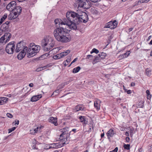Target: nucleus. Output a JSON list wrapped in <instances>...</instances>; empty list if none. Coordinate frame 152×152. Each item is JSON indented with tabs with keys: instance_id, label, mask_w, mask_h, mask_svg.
Here are the masks:
<instances>
[{
	"instance_id": "obj_6",
	"label": "nucleus",
	"mask_w": 152,
	"mask_h": 152,
	"mask_svg": "<svg viewBox=\"0 0 152 152\" xmlns=\"http://www.w3.org/2000/svg\"><path fill=\"white\" fill-rule=\"evenodd\" d=\"M76 5L79 7L88 9L91 6V2L88 0H76Z\"/></svg>"
},
{
	"instance_id": "obj_25",
	"label": "nucleus",
	"mask_w": 152,
	"mask_h": 152,
	"mask_svg": "<svg viewBox=\"0 0 152 152\" xmlns=\"http://www.w3.org/2000/svg\"><path fill=\"white\" fill-rule=\"evenodd\" d=\"M80 69V67L78 66L73 69L72 72L73 73H75L78 72Z\"/></svg>"
},
{
	"instance_id": "obj_50",
	"label": "nucleus",
	"mask_w": 152,
	"mask_h": 152,
	"mask_svg": "<svg viewBox=\"0 0 152 152\" xmlns=\"http://www.w3.org/2000/svg\"><path fill=\"white\" fill-rule=\"evenodd\" d=\"M71 152H79V151L76 148H74Z\"/></svg>"
},
{
	"instance_id": "obj_33",
	"label": "nucleus",
	"mask_w": 152,
	"mask_h": 152,
	"mask_svg": "<svg viewBox=\"0 0 152 152\" xmlns=\"http://www.w3.org/2000/svg\"><path fill=\"white\" fill-rule=\"evenodd\" d=\"M124 147L127 150H129L130 149V145L128 144H124Z\"/></svg>"
},
{
	"instance_id": "obj_61",
	"label": "nucleus",
	"mask_w": 152,
	"mask_h": 152,
	"mask_svg": "<svg viewBox=\"0 0 152 152\" xmlns=\"http://www.w3.org/2000/svg\"><path fill=\"white\" fill-rule=\"evenodd\" d=\"M29 86L30 87H32L33 86V84L32 83H31L29 84Z\"/></svg>"
},
{
	"instance_id": "obj_19",
	"label": "nucleus",
	"mask_w": 152,
	"mask_h": 152,
	"mask_svg": "<svg viewBox=\"0 0 152 152\" xmlns=\"http://www.w3.org/2000/svg\"><path fill=\"white\" fill-rule=\"evenodd\" d=\"M25 45V43L23 41H21L19 42L18 43L15 49V51L17 53L19 52V47H21V46H20V45Z\"/></svg>"
},
{
	"instance_id": "obj_9",
	"label": "nucleus",
	"mask_w": 152,
	"mask_h": 152,
	"mask_svg": "<svg viewBox=\"0 0 152 152\" xmlns=\"http://www.w3.org/2000/svg\"><path fill=\"white\" fill-rule=\"evenodd\" d=\"M15 42L12 41L8 43L6 47V52L8 54H12L14 53L15 49Z\"/></svg>"
},
{
	"instance_id": "obj_20",
	"label": "nucleus",
	"mask_w": 152,
	"mask_h": 152,
	"mask_svg": "<svg viewBox=\"0 0 152 152\" xmlns=\"http://www.w3.org/2000/svg\"><path fill=\"white\" fill-rule=\"evenodd\" d=\"M8 98L6 97H2L0 98V105L4 104L7 101Z\"/></svg>"
},
{
	"instance_id": "obj_60",
	"label": "nucleus",
	"mask_w": 152,
	"mask_h": 152,
	"mask_svg": "<svg viewBox=\"0 0 152 152\" xmlns=\"http://www.w3.org/2000/svg\"><path fill=\"white\" fill-rule=\"evenodd\" d=\"M135 84L134 83L132 82L131 84V86H135Z\"/></svg>"
},
{
	"instance_id": "obj_32",
	"label": "nucleus",
	"mask_w": 152,
	"mask_h": 152,
	"mask_svg": "<svg viewBox=\"0 0 152 152\" xmlns=\"http://www.w3.org/2000/svg\"><path fill=\"white\" fill-rule=\"evenodd\" d=\"M59 91L58 90H56L53 92V94L51 95L52 96H54L57 95L59 93Z\"/></svg>"
},
{
	"instance_id": "obj_31",
	"label": "nucleus",
	"mask_w": 152,
	"mask_h": 152,
	"mask_svg": "<svg viewBox=\"0 0 152 152\" xmlns=\"http://www.w3.org/2000/svg\"><path fill=\"white\" fill-rule=\"evenodd\" d=\"M38 128L37 127L36 129L30 130V133L32 134H35V133L37 132Z\"/></svg>"
},
{
	"instance_id": "obj_40",
	"label": "nucleus",
	"mask_w": 152,
	"mask_h": 152,
	"mask_svg": "<svg viewBox=\"0 0 152 152\" xmlns=\"http://www.w3.org/2000/svg\"><path fill=\"white\" fill-rule=\"evenodd\" d=\"M93 56L92 55H88L87 56V57L86 58H88L89 59V58H90L91 60H92V59H93Z\"/></svg>"
},
{
	"instance_id": "obj_22",
	"label": "nucleus",
	"mask_w": 152,
	"mask_h": 152,
	"mask_svg": "<svg viewBox=\"0 0 152 152\" xmlns=\"http://www.w3.org/2000/svg\"><path fill=\"white\" fill-rule=\"evenodd\" d=\"M99 57L101 58V59H104L106 56V54L105 53L103 52H100L98 55Z\"/></svg>"
},
{
	"instance_id": "obj_15",
	"label": "nucleus",
	"mask_w": 152,
	"mask_h": 152,
	"mask_svg": "<svg viewBox=\"0 0 152 152\" xmlns=\"http://www.w3.org/2000/svg\"><path fill=\"white\" fill-rule=\"evenodd\" d=\"M101 101L97 99L94 102V106L98 110L100 109V104Z\"/></svg>"
},
{
	"instance_id": "obj_16",
	"label": "nucleus",
	"mask_w": 152,
	"mask_h": 152,
	"mask_svg": "<svg viewBox=\"0 0 152 152\" xmlns=\"http://www.w3.org/2000/svg\"><path fill=\"white\" fill-rule=\"evenodd\" d=\"M60 142H61V143H60L59 144L57 143H56V144H57V145H56V148H57L61 147L64 146L65 144H66V141H64V138H60Z\"/></svg>"
},
{
	"instance_id": "obj_52",
	"label": "nucleus",
	"mask_w": 152,
	"mask_h": 152,
	"mask_svg": "<svg viewBox=\"0 0 152 152\" xmlns=\"http://www.w3.org/2000/svg\"><path fill=\"white\" fill-rule=\"evenodd\" d=\"M126 140L127 142H129L130 140V139L129 137H127L126 138Z\"/></svg>"
},
{
	"instance_id": "obj_1",
	"label": "nucleus",
	"mask_w": 152,
	"mask_h": 152,
	"mask_svg": "<svg viewBox=\"0 0 152 152\" xmlns=\"http://www.w3.org/2000/svg\"><path fill=\"white\" fill-rule=\"evenodd\" d=\"M58 19H56L54 22L56 24L59 23V27L56 28L54 30L53 34L55 39L58 42L62 43L67 42L71 39L68 33V29L61 26L62 20Z\"/></svg>"
},
{
	"instance_id": "obj_11",
	"label": "nucleus",
	"mask_w": 152,
	"mask_h": 152,
	"mask_svg": "<svg viewBox=\"0 0 152 152\" xmlns=\"http://www.w3.org/2000/svg\"><path fill=\"white\" fill-rule=\"evenodd\" d=\"M16 2L14 1H12L8 4L6 7L7 9L10 11H13L16 7Z\"/></svg>"
},
{
	"instance_id": "obj_44",
	"label": "nucleus",
	"mask_w": 152,
	"mask_h": 152,
	"mask_svg": "<svg viewBox=\"0 0 152 152\" xmlns=\"http://www.w3.org/2000/svg\"><path fill=\"white\" fill-rule=\"evenodd\" d=\"M7 116L10 118H11L12 117V115L9 113H7Z\"/></svg>"
},
{
	"instance_id": "obj_34",
	"label": "nucleus",
	"mask_w": 152,
	"mask_h": 152,
	"mask_svg": "<svg viewBox=\"0 0 152 152\" xmlns=\"http://www.w3.org/2000/svg\"><path fill=\"white\" fill-rule=\"evenodd\" d=\"M101 58L98 55V56H96V57H95V58L94 59V61L96 62H97L101 60Z\"/></svg>"
},
{
	"instance_id": "obj_56",
	"label": "nucleus",
	"mask_w": 152,
	"mask_h": 152,
	"mask_svg": "<svg viewBox=\"0 0 152 152\" xmlns=\"http://www.w3.org/2000/svg\"><path fill=\"white\" fill-rule=\"evenodd\" d=\"M70 59L69 58H68L66 59V61L67 62V63L68 64L70 62Z\"/></svg>"
},
{
	"instance_id": "obj_55",
	"label": "nucleus",
	"mask_w": 152,
	"mask_h": 152,
	"mask_svg": "<svg viewBox=\"0 0 152 152\" xmlns=\"http://www.w3.org/2000/svg\"><path fill=\"white\" fill-rule=\"evenodd\" d=\"M63 83V84H64V86H65V85H67L68 84H69V81H67V82H64V83Z\"/></svg>"
},
{
	"instance_id": "obj_3",
	"label": "nucleus",
	"mask_w": 152,
	"mask_h": 152,
	"mask_svg": "<svg viewBox=\"0 0 152 152\" xmlns=\"http://www.w3.org/2000/svg\"><path fill=\"white\" fill-rule=\"evenodd\" d=\"M40 49V47L36 45L34 43L30 44L28 48L27 47H25L18 55V58L21 60L25 56L27 53V56L30 58L35 56L39 52Z\"/></svg>"
},
{
	"instance_id": "obj_10",
	"label": "nucleus",
	"mask_w": 152,
	"mask_h": 152,
	"mask_svg": "<svg viewBox=\"0 0 152 152\" xmlns=\"http://www.w3.org/2000/svg\"><path fill=\"white\" fill-rule=\"evenodd\" d=\"M9 23L10 22L7 21L3 23L1 25L0 28V31H1L2 32H6L9 31L10 29L9 26Z\"/></svg>"
},
{
	"instance_id": "obj_21",
	"label": "nucleus",
	"mask_w": 152,
	"mask_h": 152,
	"mask_svg": "<svg viewBox=\"0 0 152 152\" xmlns=\"http://www.w3.org/2000/svg\"><path fill=\"white\" fill-rule=\"evenodd\" d=\"M80 121L83 123V124H87L85 116H80L79 117Z\"/></svg>"
},
{
	"instance_id": "obj_7",
	"label": "nucleus",
	"mask_w": 152,
	"mask_h": 152,
	"mask_svg": "<svg viewBox=\"0 0 152 152\" xmlns=\"http://www.w3.org/2000/svg\"><path fill=\"white\" fill-rule=\"evenodd\" d=\"M62 133L60 135V138H64V141H67L69 140L70 136V134L68 133L69 129L67 127H65L60 130Z\"/></svg>"
},
{
	"instance_id": "obj_18",
	"label": "nucleus",
	"mask_w": 152,
	"mask_h": 152,
	"mask_svg": "<svg viewBox=\"0 0 152 152\" xmlns=\"http://www.w3.org/2000/svg\"><path fill=\"white\" fill-rule=\"evenodd\" d=\"M42 97L41 95L33 96L31 99V101L32 102L37 101Z\"/></svg>"
},
{
	"instance_id": "obj_47",
	"label": "nucleus",
	"mask_w": 152,
	"mask_h": 152,
	"mask_svg": "<svg viewBox=\"0 0 152 152\" xmlns=\"http://www.w3.org/2000/svg\"><path fill=\"white\" fill-rule=\"evenodd\" d=\"M64 84H63V83H62L60 85H59L58 86V87L59 88H63L64 86Z\"/></svg>"
},
{
	"instance_id": "obj_43",
	"label": "nucleus",
	"mask_w": 152,
	"mask_h": 152,
	"mask_svg": "<svg viewBox=\"0 0 152 152\" xmlns=\"http://www.w3.org/2000/svg\"><path fill=\"white\" fill-rule=\"evenodd\" d=\"M77 58H76L75 59H74V60L68 66L69 67H70L71 66V64H73V63H74L77 60Z\"/></svg>"
},
{
	"instance_id": "obj_23",
	"label": "nucleus",
	"mask_w": 152,
	"mask_h": 152,
	"mask_svg": "<svg viewBox=\"0 0 152 152\" xmlns=\"http://www.w3.org/2000/svg\"><path fill=\"white\" fill-rule=\"evenodd\" d=\"M7 14H5L1 18L0 20V25L7 18Z\"/></svg>"
},
{
	"instance_id": "obj_51",
	"label": "nucleus",
	"mask_w": 152,
	"mask_h": 152,
	"mask_svg": "<svg viewBox=\"0 0 152 152\" xmlns=\"http://www.w3.org/2000/svg\"><path fill=\"white\" fill-rule=\"evenodd\" d=\"M19 121L18 120H15V125H18L19 124Z\"/></svg>"
},
{
	"instance_id": "obj_42",
	"label": "nucleus",
	"mask_w": 152,
	"mask_h": 152,
	"mask_svg": "<svg viewBox=\"0 0 152 152\" xmlns=\"http://www.w3.org/2000/svg\"><path fill=\"white\" fill-rule=\"evenodd\" d=\"M93 52H94V53H95L96 54H97L99 53V51L98 50L95 48H94L93 49Z\"/></svg>"
},
{
	"instance_id": "obj_8",
	"label": "nucleus",
	"mask_w": 152,
	"mask_h": 152,
	"mask_svg": "<svg viewBox=\"0 0 152 152\" xmlns=\"http://www.w3.org/2000/svg\"><path fill=\"white\" fill-rule=\"evenodd\" d=\"M12 37V35L9 32H6L0 38V44H4L8 42Z\"/></svg>"
},
{
	"instance_id": "obj_2",
	"label": "nucleus",
	"mask_w": 152,
	"mask_h": 152,
	"mask_svg": "<svg viewBox=\"0 0 152 152\" xmlns=\"http://www.w3.org/2000/svg\"><path fill=\"white\" fill-rule=\"evenodd\" d=\"M66 18L71 19L75 23H86L88 20V16L85 12L80 11L67 12L66 14Z\"/></svg>"
},
{
	"instance_id": "obj_46",
	"label": "nucleus",
	"mask_w": 152,
	"mask_h": 152,
	"mask_svg": "<svg viewBox=\"0 0 152 152\" xmlns=\"http://www.w3.org/2000/svg\"><path fill=\"white\" fill-rule=\"evenodd\" d=\"M4 52V50L3 49H0V54L2 55Z\"/></svg>"
},
{
	"instance_id": "obj_4",
	"label": "nucleus",
	"mask_w": 152,
	"mask_h": 152,
	"mask_svg": "<svg viewBox=\"0 0 152 152\" xmlns=\"http://www.w3.org/2000/svg\"><path fill=\"white\" fill-rule=\"evenodd\" d=\"M55 44V41L50 37H45L41 41V45L45 51H48L51 49Z\"/></svg>"
},
{
	"instance_id": "obj_29",
	"label": "nucleus",
	"mask_w": 152,
	"mask_h": 152,
	"mask_svg": "<svg viewBox=\"0 0 152 152\" xmlns=\"http://www.w3.org/2000/svg\"><path fill=\"white\" fill-rule=\"evenodd\" d=\"M111 22L107 23L104 27V28H109L111 29H113L112 24H111Z\"/></svg>"
},
{
	"instance_id": "obj_12",
	"label": "nucleus",
	"mask_w": 152,
	"mask_h": 152,
	"mask_svg": "<svg viewBox=\"0 0 152 152\" xmlns=\"http://www.w3.org/2000/svg\"><path fill=\"white\" fill-rule=\"evenodd\" d=\"M22 11L21 7L19 6H16L15 8H14L13 12L14 15L15 16V17L14 18H16L18 15H19L21 13Z\"/></svg>"
},
{
	"instance_id": "obj_48",
	"label": "nucleus",
	"mask_w": 152,
	"mask_h": 152,
	"mask_svg": "<svg viewBox=\"0 0 152 152\" xmlns=\"http://www.w3.org/2000/svg\"><path fill=\"white\" fill-rule=\"evenodd\" d=\"M118 150V148L117 147H116L115 149L112 151H110V152H117Z\"/></svg>"
},
{
	"instance_id": "obj_27",
	"label": "nucleus",
	"mask_w": 152,
	"mask_h": 152,
	"mask_svg": "<svg viewBox=\"0 0 152 152\" xmlns=\"http://www.w3.org/2000/svg\"><path fill=\"white\" fill-rule=\"evenodd\" d=\"M111 24H112L113 29L114 28L116 27L117 25V23L116 20H114L113 22L111 21Z\"/></svg>"
},
{
	"instance_id": "obj_38",
	"label": "nucleus",
	"mask_w": 152,
	"mask_h": 152,
	"mask_svg": "<svg viewBox=\"0 0 152 152\" xmlns=\"http://www.w3.org/2000/svg\"><path fill=\"white\" fill-rule=\"evenodd\" d=\"M143 102H139V107L143 108L144 106V105L143 104Z\"/></svg>"
},
{
	"instance_id": "obj_63",
	"label": "nucleus",
	"mask_w": 152,
	"mask_h": 152,
	"mask_svg": "<svg viewBox=\"0 0 152 152\" xmlns=\"http://www.w3.org/2000/svg\"><path fill=\"white\" fill-rule=\"evenodd\" d=\"M133 29V28H129L128 30L129 31V32H130L131 31H132Z\"/></svg>"
},
{
	"instance_id": "obj_26",
	"label": "nucleus",
	"mask_w": 152,
	"mask_h": 152,
	"mask_svg": "<svg viewBox=\"0 0 152 152\" xmlns=\"http://www.w3.org/2000/svg\"><path fill=\"white\" fill-rule=\"evenodd\" d=\"M70 52V51L69 50H67L66 51L62 52L61 53H60L62 57L65 56L67 55Z\"/></svg>"
},
{
	"instance_id": "obj_14",
	"label": "nucleus",
	"mask_w": 152,
	"mask_h": 152,
	"mask_svg": "<svg viewBox=\"0 0 152 152\" xmlns=\"http://www.w3.org/2000/svg\"><path fill=\"white\" fill-rule=\"evenodd\" d=\"M49 121L53 124L55 126H56L58 125L57 118L56 117H50L48 120Z\"/></svg>"
},
{
	"instance_id": "obj_24",
	"label": "nucleus",
	"mask_w": 152,
	"mask_h": 152,
	"mask_svg": "<svg viewBox=\"0 0 152 152\" xmlns=\"http://www.w3.org/2000/svg\"><path fill=\"white\" fill-rule=\"evenodd\" d=\"M49 66L48 65H47L46 66H44L43 67H39L36 70V71L37 72L40 71L46 68V67H48Z\"/></svg>"
},
{
	"instance_id": "obj_41",
	"label": "nucleus",
	"mask_w": 152,
	"mask_h": 152,
	"mask_svg": "<svg viewBox=\"0 0 152 152\" xmlns=\"http://www.w3.org/2000/svg\"><path fill=\"white\" fill-rule=\"evenodd\" d=\"M26 47L25 46V45H22V46L21 47H19V51L21 50H23V48L25 47Z\"/></svg>"
},
{
	"instance_id": "obj_36",
	"label": "nucleus",
	"mask_w": 152,
	"mask_h": 152,
	"mask_svg": "<svg viewBox=\"0 0 152 152\" xmlns=\"http://www.w3.org/2000/svg\"><path fill=\"white\" fill-rule=\"evenodd\" d=\"M46 54L42 55L39 57L38 58V59L39 60H42L45 58V56H46Z\"/></svg>"
},
{
	"instance_id": "obj_58",
	"label": "nucleus",
	"mask_w": 152,
	"mask_h": 152,
	"mask_svg": "<svg viewBox=\"0 0 152 152\" xmlns=\"http://www.w3.org/2000/svg\"><path fill=\"white\" fill-rule=\"evenodd\" d=\"M125 135L127 136H129V134L128 133V132H125Z\"/></svg>"
},
{
	"instance_id": "obj_30",
	"label": "nucleus",
	"mask_w": 152,
	"mask_h": 152,
	"mask_svg": "<svg viewBox=\"0 0 152 152\" xmlns=\"http://www.w3.org/2000/svg\"><path fill=\"white\" fill-rule=\"evenodd\" d=\"M147 94V98L148 99H150L151 98V95L150 94V92L148 90H147L146 91Z\"/></svg>"
},
{
	"instance_id": "obj_28",
	"label": "nucleus",
	"mask_w": 152,
	"mask_h": 152,
	"mask_svg": "<svg viewBox=\"0 0 152 152\" xmlns=\"http://www.w3.org/2000/svg\"><path fill=\"white\" fill-rule=\"evenodd\" d=\"M61 58L62 57L60 53L54 56L53 57V58L55 59H59Z\"/></svg>"
},
{
	"instance_id": "obj_49",
	"label": "nucleus",
	"mask_w": 152,
	"mask_h": 152,
	"mask_svg": "<svg viewBox=\"0 0 152 152\" xmlns=\"http://www.w3.org/2000/svg\"><path fill=\"white\" fill-rule=\"evenodd\" d=\"M150 0H140V2L141 3H144V2H147L149 1Z\"/></svg>"
},
{
	"instance_id": "obj_59",
	"label": "nucleus",
	"mask_w": 152,
	"mask_h": 152,
	"mask_svg": "<svg viewBox=\"0 0 152 152\" xmlns=\"http://www.w3.org/2000/svg\"><path fill=\"white\" fill-rule=\"evenodd\" d=\"M66 61H64L63 63L64 64L65 66H66L68 64L66 63Z\"/></svg>"
},
{
	"instance_id": "obj_5",
	"label": "nucleus",
	"mask_w": 152,
	"mask_h": 152,
	"mask_svg": "<svg viewBox=\"0 0 152 152\" xmlns=\"http://www.w3.org/2000/svg\"><path fill=\"white\" fill-rule=\"evenodd\" d=\"M60 23L61 25H66L68 26L71 29L75 30L77 28L76 24H77L74 22L71 19L65 18L63 19Z\"/></svg>"
},
{
	"instance_id": "obj_13",
	"label": "nucleus",
	"mask_w": 152,
	"mask_h": 152,
	"mask_svg": "<svg viewBox=\"0 0 152 152\" xmlns=\"http://www.w3.org/2000/svg\"><path fill=\"white\" fill-rule=\"evenodd\" d=\"M74 110H76V111H85L86 109L84 105L83 104H80L75 107Z\"/></svg>"
},
{
	"instance_id": "obj_62",
	"label": "nucleus",
	"mask_w": 152,
	"mask_h": 152,
	"mask_svg": "<svg viewBox=\"0 0 152 152\" xmlns=\"http://www.w3.org/2000/svg\"><path fill=\"white\" fill-rule=\"evenodd\" d=\"M33 148L34 149H37L38 148H36V145H33Z\"/></svg>"
},
{
	"instance_id": "obj_37",
	"label": "nucleus",
	"mask_w": 152,
	"mask_h": 152,
	"mask_svg": "<svg viewBox=\"0 0 152 152\" xmlns=\"http://www.w3.org/2000/svg\"><path fill=\"white\" fill-rule=\"evenodd\" d=\"M16 129V127H13L12 128L9 129H8V133H10L11 132H12L13 131H14Z\"/></svg>"
},
{
	"instance_id": "obj_54",
	"label": "nucleus",
	"mask_w": 152,
	"mask_h": 152,
	"mask_svg": "<svg viewBox=\"0 0 152 152\" xmlns=\"http://www.w3.org/2000/svg\"><path fill=\"white\" fill-rule=\"evenodd\" d=\"M89 0L93 2H94V3L96 2H98L99 1H100V0Z\"/></svg>"
},
{
	"instance_id": "obj_57",
	"label": "nucleus",
	"mask_w": 152,
	"mask_h": 152,
	"mask_svg": "<svg viewBox=\"0 0 152 152\" xmlns=\"http://www.w3.org/2000/svg\"><path fill=\"white\" fill-rule=\"evenodd\" d=\"M76 129H73L72 130V131H70V133L71 132H74V133H75L76 132Z\"/></svg>"
},
{
	"instance_id": "obj_17",
	"label": "nucleus",
	"mask_w": 152,
	"mask_h": 152,
	"mask_svg": "<svg viewBox=\"0 0 152 152\" xmlns=\"http://www.w3.org/2000/svg\"><path fill=\"white\" fill-rule=\"evenodd\" d=\"M115 133V132L112 129L108 131L107 133L108 139H110V137H113Z\"/></svg>"
},
{
	"instance_id": "obj_53",
	"label": "nucleus",
	"mask_w": 152,
	"mask_h": 152,
	"mask_svg": "<svg viewBox=\"0 0 152 152\" xmlns=\"http://www.w3.org/2000/svg\"><path fill=\"white\" fill-rule=\"evenodd\" d=\"M126 56H125L124 54L120 56V57L122 58H126Z\"/></svg>"
},
{
	"instance_id": "obj_35",
	"label": "nucleus",
	"mask_w": 152,
	"mask_h": 152,
	"mask_svg": "<svg viewBox=\"0 0 152 152\" xmlns=\"http://www.w3.org/2000/svg\"><path fill=\"white\" fill-rule=\"evenodd\" d=\"M57 144L56 143H53L51 144L50 145L49 148H56V145Z\"/></svg>"
},
{
	"instance_id": "obj_45",
	"label": "nucleus",
	"mask_w": 152,
	"mask_h": 152,
	"mask_svg": "<svg viewBox=\"0 0 152 152\" xmlns=\"http://www.w3.org/2000/svg\"><path fill=\"white\" fill-rule=\"evenodd\" d=\"M129 52H127L126 53H125L124 54V55L126 57V58L130 54V53H129V52Z\"/></svg>"
},
{
	"instance_id": "obj_39",
	"label": "nucleus",
	"mask_w": 152,
	"mask_h": 152,
	"mask_svg": "<svg viewBox=\"0 0 152 152\" xmlns=\"http://www.w3.org/2000/svg\"><path fill=\"white\" fill-rule=\"evenodd\" d=\"M123 87L124 90L126 92L127 94H130L132 93V91L131 90H127L126 89H125V87L124 86Z\"/></svg>"
},
{
	"instance_id": "obj_64",
	"label": "nucleus",
	"mask_w": 152,
	"mask_h": 152,
	"mask_svg": "<svg viewBox=\"0 0 152 152\" xmlns=\"http://www.w3.org/2000/svg\"><path fill=\"white\" fill-rule=\"evenodd\" d=\"M104 133H102L101 134V137L102 138V137H103L104 136Z\"/></svg>"
}]
</instances>
